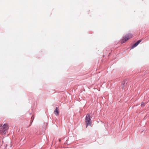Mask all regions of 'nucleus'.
I'll return each mask as SVG.
<instances>
[{"mask_svg":"<svg viewBox=\"0 0 149 149\" xmlns=\"http://www.w3.org/2000/svg\"><path fill=\"white\" fill-rule=\"evenodd\" d=\"M141 105L142 106H144L145 105L144 103L143 102H142L141 104Z\"/></svg>","mask_w":149,"mask_h":149,"instance_id":"nucleus-7","label":"nucleus"},{"mask_svg":"<svg viewBox=\"0 0 149 149\" xmlns=\"http://www.w3.org/2000/svg\"><path fill=\"white\" fill-rule=\"evenodd\" d=\"M33 119H34V118H33Z\"/></svg>","mask_w":149,"mask_h":149,"instance_id":"nucleus-9","label":"nucleus"},{"mask_svg":"<svg viewBox=\"0 0 149 149\" xmlns=\"http://www.w3.org/2000/svg\"><path fill=\"white\" fill-rule=\"evenodd\" d=\"M132 35L131 34H128L125 35V37L123 38L121 41V43H125L127 40H128L130 38H132Z\"/></svg>","mask_w":149,"mask_h":149,"instance_id":"nucleus-3","label":"nucleus"},{"mask_svg":"<svg viewBox=\"0 0 149 149\" xmlns=\"http://www.w3.org/2000/svg\"><path fill=\"white\" fill-rule=\"evenodd\" d=\"M141 42V40H139L138 41H137V42H136L132 46V49H133L134 48L136 47V46H137Z\"/></svg>","mask_w":149,"mask_h":149,"instance_id":"nucleus-4","label":"nucleus"},{"mask_svg":"<svg viewBox=\"0 0 149 149\" xmlns=\"http://www.w3.org/2000/svg\"><path fill=\"white\" fill-rule=\"evenodd\" d=\"M85 122L86 124V127L88 125L91 126L92 124V121L91 119V116L89 114H87L85 118Z\"/></svg>","mask_w":149,"mask_h":149,"instance_id":"nucleus-2","label":"nucleus"},{"mask_svg":"<svg viewBox=\"0 0 149 149\" xmlns=\"http://www.w3.org/2000/svg\"><path fill=\"white\" fill-rule=\"evenodd\" d=\"M126 84H125V83H123V84H122L123 88L124 86H125V85H126Z\"/></svg>","mask_w":149,"mask_h":149,"instance_id":"nucleus-6","label":"nucleus"},{"mask_svg":"<svg viewBox=\"0 0 149 149\" xmlns=\"http://www.w3.org/2000/svg\"><path fill=\"white\" fill-rule=\"evenodd\" d=\"M59 142H60V141H61V139H59Z\"/></svg>","mask_w":149,"mask_h":149,"instance_id":"nucleus-8","label":"nucleus"},{"mask_svg":"<svg viewBox=\"0 0 149 149\" xmlns=\"http://www.w3.org/2000/svg\"><path fill=\"white\" fill-rule=\"evenodd\" d=\"M8 125L7 124H4L0 125V134L1 135L5 134L8 132Z\"/></svg>","mask_w":149,"mask_h":149,"instance_id":"nucleus-1","label":"nucleus"},{"mask_svg":"<svg viewBox=\"0 0 149 149\" xmlns=\"http://www.w3.org/2000/svg\"><path fill=\"white\" fill-rule=\"evenodd\" d=\"M32 117H33V116H32V117H31V118H32Z\"/></svg>","mask_w":149,"mask_h":149,"instance_id":"nucleus-10","label":"nucleus"},{"mask_svg":"<svg viewBox=\"0 0 149 149\" xmlns=\"http://www.w3.org/2000/svg\"><path fill=\"white\" fill-rule=\"evenodd\" d=\"M54 113L56 116L58 115L59 114L58 109L57 107H56L55 110L54 111Z\"/></svg>","mask_w":149,"mask_h":149,"instance_id":"nucleus-5","label":"nucleus"}]
</instances>
